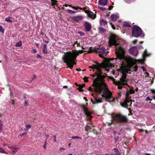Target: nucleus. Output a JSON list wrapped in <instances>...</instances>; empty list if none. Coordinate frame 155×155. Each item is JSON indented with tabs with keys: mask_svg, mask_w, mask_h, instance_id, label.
I'll list each match as a JSON object with an SVG mask.
<instances>
[{
	"mask_svg": "<svg viewBox=\"0 0 155 155\" xmlns=\"http://www.w3.org/2000/svg\"><path fill=\"white\" fill-rule=\"evenodd\" d=\"M109 78L110 79L112 80L113 81V83L114 84L115 82L116 81H117L115 80V79H114L113 77L110 76L109 77Z\"/></svg>",
	"mask_w": 155,
	"mask_h": 155,
	"instance_id": "4c0bfd02",
	"label": "nucleus"
},
{
	"mask_svg": "<svg viewBox=\"0 0 155 155\" xmlns=\"http://www.w3.org/2000/svg\"><path fill=\"white\" fill-rule=\"evenodd\" d=\"M78 34H79L81 36H84L85 35V34L82 31H78Z\"/></svg>",
	"mask_w": 155,
	"mask_h": 155,
	"instance_id": "c9c22d12",
	"label": "nucleus"
},
{
	"mask_svg": "<svg viewBox=\"0 0 155 155\" xmlns=\"http://www.w3.org/2000/svg\"><path fill=\"white\" fill-rule=\"evenodd\" d=\"M92 52H95L96 53H98V54L101 58L103 57L102 55L107 54L106 52V50L104 47H101L100 46L99 48H92L91 47L89 51V53H90Z\"/></svg>",
	"mask_w": 155,
	"mask_h": 155,
	"instance_id": "39448f33",
	"label": "nucleus"
},
{
	"mask_svg": "<svg viewBox=\"0 0 155 155\" xmlns=\"http://www.w3.org/2000/svg\"><path fill=\"white\" fill-rule=\"evenodd\" d=\"M107 22L104 20L102 19L100 21V25L101 26H104L107 24Z\"/></svg>",
	"mask_w": 155,
	"mask_h": 155,
	"instance_id": "412c9836",
	"label": "nucleus"
},
{
	"mask_svg": "<svg viewBox=\"0 0 155 155\" xmlns=\"http://www.w3.org/2000/svg\"><path fill=\"white\" fill-rule=\"evenodd\" d=\"M88 90L89 91H91L92 92H93L94 91L95 92V91L94 90V88L93 89V90L92 88L91 87H89Z\"/></svg>",
	"mask_w": 155,
	"mask_h": 155,
	"instance_id": "09e8293b",
	"label": "nucleus"
},
{
	"mask_svg": "<svg viewBox=\"0 0 155 155\" xmlns=\"http://www.w3.org/2000/svg\"><path fill=\"white\" fill-rule=\"evenodd\" d=\"M121 154V153L120 152L119 153H114V155H120Z\"/></svg>",
	"mask_w": 155,
	"mask_h": 155,
	"instance_id": "774afa93",
	"label": "nucleus"
},
{
	"mask_svg": "<svg viewBox=\"0 0 155 155\" xmlns=\"http://www.w3.org/2000/svg\"><path fill=\"white\" fill-rule=\"evenodd\" d=\"M32 51H33V52L34 53H36L37 52V50L36 49H32Z\"/></svg>",
	"mask_w": 155,
	"mask_h": 155,
	"instance_id": "13d9d810",
	"label": "nucleus"
},
{
	"mask_svg": "<svg viewBox=\"0 0 155 155\" xmlns=\"http://www.w3.org/2000/svg\"><path fill=\"white\" fill-rule=\"evenodd\" d=\"M72 139H81V138L79 137L78 136H72L71 137Z\"/></svg>",
	"mask_w": 155,
	"mask_h": 155,
	"instance_id": "58836bf2",
	"label": "nucleus"
},
{
	"mask_svg": "<svg viewBox=\"0 0 155 155\" xmlns=\"http://www.w3.org/2000/svg\"><path fill=\"white\" fill-rule=\"evenodd\" d=\"M109 62V61L107 59L105 61L103 62L101 64L96 62V64H93L92 66L93 69H96V71L98 72L102 68H105L107 65V64Z\"/></svg>",
	"mask_w": 155,
	"mask_h": 155,
	"instance_id": "423d86ee",
	"label": "nucleus"
},
{
	"mask_svg": "<svg viewBox=\"0 0 155 155\" xmlns=\"http://www.w3.org/2000/svg\"><path fill=\"white\" fill-rule=\"evenodd\" d=\"M85 12L87 14V16L92 19H94L96 17V14L90 11L84 10Z\"/></svg>",
	"mask_w": 155,
	"mask_h": 155,
	"instance_id": "9d476101",
	"label": "nucleus"
},
{
	"mask_svg": "<svg viewBox=\"0 0 155 155\" xmlns=\"http://www.w3.org/2000/svg\"><path fill=\"white\" fill-rule=\"evenodd\" d=\"M33 76H34V77L32 78L31 81H32L33 80H34V79H35L36 78V76L35 75H34Z\"/></svg>",
	"mask_w": 155,
	"mask_h": 155,
	"instance_id": "680f3d73",
	"label": "nucleus"
},
{
	"mask_svg": "<svg viewBox=\"0 0 155 155\" xmlns=\"http://www.w3.org/2000/svg\"><path fill=\"white\" fill-rule=\"evenodd\" d=\"M133 65H132L131 66V67L132 68V69H133V71L135 72H136L137 70L138 66L137 65H135L134 66L132 67Z\"/></svg>",
	"mask_w": 155,
	"mask_h": 155,
	"instance_id": "393cba45",
	"label": "nucleus"
},
{
	"mask_svg": "<svg viewBox=\"0 0 155 155\" xmlns=\"http://www.w3.org/2000/svg\"><path fill=\"white\" fill-rule=\"evenodd\" d=\"M79 106L82 109L84 114L86 115L88 119L90 120L92 118L91 113L88 111V109L84 104H80Z\"/></svg>",
	"mask_w": 155,
	"mask_h": 155,
	"instance_id": "6e6552de",
	"label": "nucleus"
},
{
	"mask_svg": "<svg viewBox=\"0 0 155 155\" xmlns=\"http://www.w3.org/2000/svg\"><path fill=\"white\" fill-rule=\"evenodd\" d=\"M130 53L135 56H136L138 53V49L137 47H133L131 48L129 50Z\"/></svg>",
	"mask_w": 155,
	"mask_h": 155,
	"instance_id": "9b49d317",
	"label": "nucleus"
},
{
	"mask_svg": "<svg viewBox=\"0 0 155 155\" xmlns=\"http://www.w3.org/2000/svg\"><path fill=\"white\" fill-rule=\"evenodd\" d=\"M77 89L80 92H82L83 91V90L82 89V88H81L79 86V87L77 88Z\"/></svg>",
	"mask_w": 155,
	"mask_h": 155,
	"instance_id": "de8ad7c7",
	"label": "nucleus"
},
{
	"mask_svg": "<svg viewBox=\"0 0 155 155\" xmlns=\"http://www.w3.org/2000/svg\"><path fill=\"white\" fill-rule=\"evenodd\" d=\"M68 12L69 13L71 14H74L75 13H76L77 12L76 11H74L70 10V9H68Z\"/></svg>",
	"mask_w": 155,
	"mask_h": 155,
	"instance_id": "2f4dec72",
	"label": "nucleus"
},
{
	"mask_svg": "<svg viewBox=\"0 0 155 155\" xmlns=\"http://www.w3.org/2000/svg\"><path fill=\"white\" fill-rule=\"evenodd\" d=\"M117 18V16L114 14L112 15L110 17L111 20L114 21H116Z\"/></svg>",
	"mask_w": 155,
	"mask_h": 155,
	"instance_id": "4be33fe9",
	"label": "nucleus"
},
{
	"mask_svg": "<svg viewBox=\"0 0 155 155\" xmlns=\"http://www.w3.org/2000/svg\"><path fill=\"white\" fill-rule=\"evenodd\" d=\"M141 67L142 68L143 70V72H144L146 71L147 70H146V69L144 67H143V66H141Z\"/></svg>",
	"mask_w": 155,
	"mask_h": 155,
	"instance_id": "5fc2aeb1",
	"label": "nucleus"
},
{
	"mask_svg": "<svg viewBox=\"0 0 155 155\" xmlns=\"http://www.w3.org/2000/svg\"><path fill=\"white\" fill-rule=\"evenodd\" d=\"M27 134V133H23V134H21L20 135V136H21V137H23L24 135H26Z\"/></svg>",
	"mask_w": 155,
	"mask_h": 155,
	"instance_id": "6e6d98bb",
	"label": "nucleus"
},
{
	"mask_svg": "<svg viewBox=\"0 0 155 155\" xmlns=\"http://www.w3.org/2000/svg\"><path fill=\"white\" fill-rule=\"evenodd\" d=\"M31 126L30 124L27 125L25 128L24 130L25 131H28V129L31 128Z\"/></svg>",
	"mask_w": 155,
	"mask_h": 155,
	"instance_id": "bb28decb",
	"label": "nucleus"
},
{
	"mask_svg": "<svg viewBox=\"0 0 155 155\" xmlns=\"http://www.w3.org/2000/svg\"><path fill=\"white\" fill-rule=\"evenodd\" d=\"M113 7V6L112 5L110 6L108 8V9L109 10H110Z\"/></svg>",
	"mask_w": 155,
	"mask_h": 155,
	"instance_id": "864d4df0",
	"label": "nucleus"
},
{
	"mask_svg": "<svg viewBox=\"0 0 155 155\" xmlns=\"http://www.w3.org/2000/svg\"><path fill=\"white\" fill-rule=\"evenodd\" d=\"M91 95L93 96L94 98V101H95L94 102L92 101V100H91V101L93 104H95L96 103L98 104V103H101L102 102V101H101V99H98L97 96H94L93 94H91Z\"/></svg>",
	"mask_w": 155,
	"mask_h": 155,
	"instance_id": "dca6fc26",
	"label": "nucleus"
},
{
	"mask_svg": "<svg viewBox=\"0 0 155 155\" xmlns=\"http://www.w3.org/2000/svg\"><path fill=\"white\" fill-rule=\"evenodd\" d=\"M120 105L122 107H125L126 105H127V104L124 101V102L123 103H120Z\"/></svg>",
	"mask_w": 155,
	"mask_h": 155,
	"instance_id": "a19ab883",
	"label": "nucleus"
},
{
	"mask_svg": "<svg viewBox=\"0 0 155 155\" xmlns=\"http://www.w3.org/2000/svg\"><path fill=\"white\" fill-rule=\"evenodd\" d=\"M122 75L121 78L120 79L119 82L122 84V85H125L128 86L127 82V74L124 72H122Z\"/></svg>",
	"mask_w": 155,
	"mask_h": 155,
	"instance_id": "1a4fd4ad",
	"label": "nucleus"
},
{
	"mask_svg": "<svg viewBox=\"0 0 155 155\" xmlns=\"http://www.w3.org/2000/svg\"><path fill=\"white\" fill-rule=\"evenodd\" d=\"M37 58H42L41 56L39 54H37Z\"/></svg>",
	"mask_w": 155,
	"mask_h": 155,
	"instance_id": "0e129e2a",
	"label": "nucleus"
},
{
	"mask_svg": "<svg viewBox=\"0 0 155 155\" xmlns=\"http://www.w3.org/2000/svg\"><path fill=\"white\" fill-rule=\"evenodd\" d=\"M85 86V84H80L79 85V86L81 88H83Z\"/></svg>",
	"mask_w": 155,
	"mask_h": 155,
	"instance_id": "603ef678",
	"label": "nucleus"
},
{
	"mask_svg": "<svg viewBox=\"0 0 155 155\" xmlns=\"http://www.w3.org/2000/svg\"><path fill=\"white\" fill-rule=\"evenodd\" d=\"M98 7L102 11H104L106 10V8L104 7H101L100 6H98Z\"/></svg>",
	"mask_w": 155,
	"mask_h": 155,
	"instance_id": "c03bdc74",
	"label": "nucleus"
},
{
	"mask_svg": "<svg viewBox=\"0 0 155 155\" xmlns=\"http://www.w3.org/2000/svg\"><path fill=\"white\" fill-rule=\"evenodd\" d=\"M145 100L146 101H151L152 100V99H150L149 97H147Z\"/></svg>",
	"mask_w": 155,
	"mask_h": 155,
	"instance_id": "3c124183",
	"label": "nucleus"
},
{
	"mask_svg": "<svg viewBox=\"0 0 155 155\" xmlns=\"http://www.w3.org/2000/svg\"><path fill=\"white\" fill-rule=\"evenodd\" d=\"M22 45L21 41H19L17 42L15 45V46L16 47H19L21 46Z\"/></svg>",
	"mask_w": 155,
	"mask_h": 155,
	"instance_id": "c85d7f7f",
	"label": "nucleus"
},
{
	"mask_svg": "<svg viewBox=\"0 0 155 155\" xmlns=\"http://www.w3.org/2000/svg\"><path fill=\"white\" fill-rule=\"evenodd\" d=\"M149 54L147 52V50H145L144 51L143 54V55L144 57H146L148 56H149Z\"/></svg>",
	"mask_w": 155,
	"mask_h": 155,
	"instance_id": "a878e982",
	"label": "nucleus"
},
{
	"mask_svg": "<svg viewBox=\"0 0 155 155\" xmlns=\"http://www.w3.org/2000/svg\"><path fill=\"white\" fill-rule=\"evenodd\" d=\"M19 149V148H13V149H12V153H16L18 150Z\"/></svg>",
	"mask_w": 155,
	"mask_h": 155,
	"instance_id": "cd10ccee",
	"label": "nucleus"
},
{
	"mask_svg": "<svg viewBox=\"0 0 155 155\" xmlns=\"http://www.w3.org/2000/svg\"><path fill=\"white\" fill-rule=\"evenodd\" d=\"M84 26L86 30L88 32L90 31L91 30L92 26L91 24L87 21H85Z\"/></svg>",
	"mask_w": 155,
	"mask_h": 155,
	"instance_id": "ddd939ff",
	"label": "nucleus"
},
{
	"mask_svg": "<svg viewBox=\"0 0 155 155\" xmlns=\"http://www.w3.org/2000/svg\"><path fill=\"white\" fill-rule=\"evenodd\" d=\"M98 74L99 78L100 79L101 81H103V80L107 76V74H106V73H105V74L106 75V76L102 75V74H103V73L101 71V70H100L98 72Z\"/></svg>",
	"mask_w": 155,
	"mask_h": 155,
	"instance_id": "2eb2a0df",
	"label": "nucleus"
},
{
	"mask_svg": "<svg viewBox=\"0 0 155 155\" xmlns=\"http://www.w3.org/2000/svg\"><path fill=\"white\" fill-rule=\"evenodd\" d=\"M117 37L114 35H111L109 40V45L110 46L112 45L115 46L116 58H112L111 60H113L115 59L116 61L121 60L124 59L125 57L124 49L120 46L119 44L117 43Z\"/></svg>",
	"mask_w": 155,
	"mask_h": 155,
	"instance_id": "f03ea898",
	"label": "nucleus"
},
{
	"mask_svg": "<svg viewBox=\"0 0 155 155\" xmlns=\"http://www.w3.org/2000/svg\"><path fill=\"white\" fill-rule=\"evenodd\" d=\"M98 72L97 71H96L95 74L94 75H91V76L93 77H94L96 76H98Z\"/></svg>",
	"mask_w": 155,
	"mask_h": 155,
	"instance_id": "a18cd8bd",
	"label": "nucleus"
},
{
	"mask_svg": "<svg viewBox=\"0 0 155 155\" xmlns=\"http://www.w3.org/2000/svg\"><path fill=\"white\" fill-rule=\"evenodd\" d=\"M98 3L100 5L105 6L106 5L107 3V0H99Z\"/></svg>",
	"mask_w": 155,
	"mask_h": 155,
	"instance_id": "6ab92c4d",
	"label": "nucleus"
},
{
	"mask_svg": "<svg viewBox=\"0 0 155 155\" xmlns=\"http://www.w3.org/2000/svg\"><path fill=\"white\" fill-rule=\"evenodd\" d=\"M0 153L8 154V153L5 151V150L2 148H0Z\"/></svg>",
	"mask_w": 155,
	"mask_h": 155,
	"instance_id": "c756f323",
	"label": "nucleus"
},
{
	"mask_svg": "<svg viewBox=\"0 0 155 155\" xmlns=\"http://www.w3.org/2000/svg\"><path fill=\"white\" fill-rule=\"evenodd\" d=\"M72 8L75 9H76V10H78V6H77V7H75V6H73V7H72Z\"/></svg>",
	"mask_w": 155,
	"mask_h": 155,
	"instance_id": "052dcab7",
	"label": "nucleus"
},
{
	"mask_svg": "<svg viewBox=\"0 0 155 155\" xmlns=\"http://www.w3.org/2000/svg\"><path fill=\"white\" fill-rule=\"evenodd\" d=\"M62 60L63 62L65 63L66 65L67 66V68H69L70 69H72L74 65L72 64H71L69 63V61H68V60L64 58L63 57H62Z\"/></svg>",
	"mask_w": 155,
	"mask_h": 155,
	"instance_id": "4468645a",
	"label": "nucleus"
},
{
	"mask_svg": "<svg viewBox=\"0 0 155 155\" xmlns=\"http://www.w3.org/2000/svg\"><path fill=\"white\" fill-rule=\"evenodd\" d=\"M3 125L1 123V120H0V133L2 131Z\"/></svg>",
	"mask_w": 155,
	"mask_h": 155,
	"instance_id": "72a5a7b5",
	"label": "nucleus"
},
{
	"mask_svg": "<svg viewBox=\"0 0 155 155\" xmlns=\"http://www.w3.org/2000/svg\"><path fill=\"white\" fill-rule=\"evenodd\" d=\"M132 32L133 36L136 38L141 36L142 34L141 28L137 25H134L132 27Z\"/></svg>",
	"mask_w": 155,
	"mask_h": 155,
	"instance_id": "0eeeda50",
	"label": "nucleus"
},
{
	"mask_svg": "<svg viewBox=\"0 0 155 155\" xmlns=\"http://www.w3.org/2000/svg\"><path fill=\"white\" fill-rule=\"evenodd\" d=\"M53 137L54 138V142H56V136L55 135H54L53 136Z\"/></svg>",
	"mask_w": 155,
	"mask_h": 155,
	"instance_id": "e2e57ef3",
	"label": "nucleus"
},
{
	"mask_svg": "<svg viewBox=\"0 0 155 155\" xmlns=\"http://www.w3.org/2000/svg\"><path fill=\"white\" fill-rule=\"evenodd\" d=\"M113 120L117 123H126L128 121L127 117L120 113L112 115Z\"/></svg>",
	"mask_w": 155,
	"mask_h": 155,
	"instance_id": "20e7f679",
	"label": "nucleus"
},
{
	"mask_svg": "<svg viewBox=\"0 0 155 155\" xmlns=\"http://www.w3.org/2000/svg\"><path fill=\"white\" fill-rule=\"evenodd\" d=\"M127 104H129L130 103V106H131V105L132 103L131 102H130V101H128L127 100L125 99L124 101Z\"/></svg>",
	"mask_w": 155,
	"mask_h": 155,
	"instance_id": "ea45409f",
	"label": "nucleus"
},
{
	"mask_svg": "<svg viewBox=\"0 0 155 155\" xmlns=\"http://www.w3.org/2000/svg\"><path fill=\"white\" fill-rule=\"evenodd\" d=\"M94 125H91V126L87 125L86 129L87 130H89L90 132H93L94 134H97V132L96 130L94 128Z\"/></svg>",
	"mask_w": 155,
	"mask_h": 155,
	"instance_id": "f8f14e48",
	"label": "nucleus"
},
{
	"mask_svg": "<svg viewBox=\"0 0 155 155\" xmlns=\"http://www.w3.org/2000/svg\"><path fill=\"white\" fill-rule=\"evenodd\" d=\"M119 137L118 136H117L116 135H114V139L115 140V143H116L117 142V141L119 140Z\"/></svg>",
	"mask_w": 155,
	"mask_h": 155,
	"instance_id": "f704fd0d",
	"label": "nucleus"
},
{
	"mask_svg": "<svg viewBox=\"0 0 155 155\" xmlns=\"http://www.w3.org/2000/svg\"><path fill=\"white\" fill-rule=\"evenodd\" d=\"M110 25H111L112 28L113 29H116L115 27V26L113 25L112 24L111 22H110Z\"/></svg>",
	"mask_w": 155,
	"mask_h": 155,
	"instance_id": "49530a36",
	"label": "nucleus"
},
{
	"mask_svg": "<svg viewBox=\"0 0 155 155\" xmlns=\"http://www.w3.org/2000/svg\"><path fill=\"white\" fill-rule=\"evenodd\" d=\"M83 79L84 80V81L85 82H87L88 81V78L86 77H84L83 78Z\"/></svg>",
	"mask_w": 155,
	"mask_h": 155,
	"instance_id": "37998d69",
	"label": "nucleus"
},
{
	"mask_svg": "<svg viewBox=\"0 0 155 155\" xmlns=\"http://www.w3.org/2000/svg\"><path fill=\"white\" fill-rule=\"evenodd\" d=\"M48 50L47 47V45L46 44H44L43 45V48L42 51V52L45 54L48 53Z\"/></svg>",
	"mask_w": 155,
	"mask_h": 155,
	"instance_id": "aec40b11",
	"label": "nucleus"
},
{
	"mask_svg": "<svg viewBox=\"0 0 155 155\" xmlns=\"http://www.w3.org/2000/svg\"><path fill=\"white\" fill-rule=\"evenodd\" d=\"M84 51L82 50H81L79 51V53H82L84 52Z\"/></svg>",
	"mask_w": 155,
	"mask_h": 155,
	"instance_id": "338daca9",
	"label": "nucleus"
},
{
	"mask_svg": "<svg viewBox=\"0 0 155 155\" xmlns=\"http://www.w3.org/2000/svg\"><path fill=\"white\" fill-rule=\"evenodd\" d=\"M24 105L26 107L28 106V102L27 101H25Z\"/></svg>",
	"mask_w": 155,
	"mask_h": 155,
	"instance_id": "8fccbe9b",
	"label": "nucleus"
},
{
	"mask_svg": "<svg viewBox=\"0 0 155 155\" xmlns=\"http://www.w3.org/2000/svg\"><path fill=\"white\" fill-rule=\"evenodd\" d=\"M123 26L124 27H131V25L129 23L125 22L124 23Z\"/></svg>",
	"mask_w": 155,
	"mask_h": 155,
	"instance_id": "b1692460",
	"label": "nucleus"
},
{
	"mask_svg": "<svg viewBox=\"0 0 155 155\" xmlns=\"http://www.w3.org/2000/svg\"><path fill=\"white\" fill-rule=\"evenodd\" d=\"M151 92L154 94H155V90L154 89H151Z\"/></svg>",
	"mask_w": 155,
	"mask_h": 155,
	"instance_id": "bf43d9fd",
	"label": "nucleus"
},
{
	"mask_svg": "<svg viewBox=\"0 0 155 155\" xmlns=\"http://www.w3.org/2000/svg\"><path fill=\"white\" fill-rule=\"evenodd\" d=\"M99 30L101 32H104L105 31V30L102 27H100L99 28Z\"/></svg>",
	"mask_w": 155,
	"mask_h": 155,
	"instance_id": "7c9ffc66",
	"label": "nucleus"
},
{
	"mask_svg": "<svg viewBox=\"0 0 155 155\" xmlns=\"http://www.w3.org/2000/svg\"><path fill=\"white\" fill-rule=\"evenodd\" d=\"M138 41L137 40H135L133 41V43L134 44H135Z\"/></svg>",
	"mask_w": 155,
	"mask_h": 155,
	"instance_id": "4d7b16f0",
	"label": "nucleus"
},
{
	"mask_svg": "<svg viewBox=\"0 0 155 155\" xmlns=\"http://www.w3.org/2000/svg\"><path fill=\"white\" fill-rule=\"evenodd\" d=\"M92 86L94 87V90L96 93L100 94L101 93L103 90V87H104L107 90L102 92L101 95L102 97L105 98L106 101L110 103L115 102L116 99L113 97L112 93L107 88L106 84L104 81H101L98 75L94 80Z\"/></svg>",
	"mask_w": 155,
	"mask_h": 155,
	"instance_id": "f257e3e1",
	"label": "nucleus"
},
{
	"mask_svg": "<svg viewBox=\"0 0 155 155\" xmlns=\"http://www.w3.org/2000/svg\"><path fill=\"white\" fill-rule=\"evenodd\" d=\"M113 150H114V153H119L120 152L117 148H114Z\"/></svg>",
	"mask_w": 155,
	"mask_h": 155,
	"instance_id": "e433bc0d",
	"label": "nucleus"
},
{
	"mask_svg": "<svg viewBox=\"0 0 155 155\" xmlns=\"http://www.w3.org/2000/svg\"><path fill=\"white\" fill-rule=\"evenodd\" d=\"M12 18H11L10 17H8L5 18V20L6 21H7L8 22L12 23L13 22L12 20Z\"/></svg>",
	"mask_w": 155,
	"mask_h": 155,
	"instance_id": "5701e85b",
	"label": "nucleus"
},
{
	"mask_svg": "<svg viewBox=\"0 0 155 155\" xmlns=\"http://www.w3.org/2000/svg\"><path fill=\"white\" fill-rule=\"evenodd\" d=\"M83 19V17L81 15H78L73 17L72 19L77 22L81 21Z\"/></svg>",
	"mask_w": 155,
	"mask_h": 155,
	"instance_id": "f3484780",
	"label": "nucleus"
},
{
	"mask_svg": "<svg viewBox=\"0 0 155 155\" xmlns=\"http://www.w3.org/2000/svg\"><path fill=\"white\" fill-rule=\"evenodd\" d=\"M51 5L52 6H55L56 3L57 2L56 0H51Z\"/></svg>",
	"mask_w": 155,
	"mask_h": 155,
	"instance_id": "473e14b6",
	"label": "nucleus"
},
{
	"mask_svg": "<svg viewBox=\"0 0 155 155\" xmlns=\"http://www.w3.org/2000/svg\"><path fill=\"white\" fill-rule=\"evenodd\" d=\"M114 84L115 85L118 86L117 88L119 89H121L123 88L122 86L124 85H122V84L120 83L119 82V81H117L114 83Z\"/></svg>",
	"mask_w": 155,
	"mask_h": 155,
	"instance_id": "a211bd4d",
	"label": "nucleus"
},
{
	"mask_svg": "<svg viewBox=\"0 0 155 155\" xmlns=\"http://www.w3.org/2000/svg\"><path fill=\"white\" fill-rule=\"evenodd\" d=\"M79 53L77 51H71L68 52L63 57L68 60L69 63L74 65L76 64V58L79 55Z\"/></svg>",
	"mask_w": 155,
	"mask_h": 155,
	"instance_id": "7ed1b4c3",
	"label": "nucleus"
},
{
	"mask_svg": "<svg viewBox=\"0 0 155 155\" xmlns=\"http://www.w3.org/2000/svg\"><path fill=\"white\" fill-rule=\"evenodd\" d=\"M4 30L3 29L2 26L0 25V32L2 33H4Z\"/></svg>",
	"mask_w": 155,
	"mask_h": 155,
	"instance_id": "79ce46f5",
	"label": "nucleus"
},
{
	"mask_svg": "<svg viewBox=\"0 0 155 155\" xmlns=\"http://www.w3.org/2000/svg\"><path fill=\"white\" fill-rule=\"evenodd\" d=\"M86 8L85 7H84L83 8H81L80 7L78 6V9H79L81 10H83L84 9H85Z\"/></svg>",
	"mask_w": 155,
	"mask_h": 155,
	"instance_id": "69168bd1",
	"label": "nucleus"
}]
</instances>
